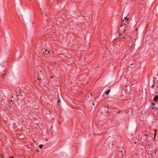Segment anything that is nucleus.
<instances>
[{
  "mask_svg": "<svg viewBox=\"0 0 158 158\" xmlns=\"http://www.w3.org/2000/svg\"><path fill=\"white\" fill-rule=\"evenodd\" d=\"M152 105L153 106H155V104L154 103H152Z\"/></svg>",
  "mask_w": 158,
  "mask_h": 158,
  "instance_id": "15",
  "label": "nucleus"
},
{
  "mask_svg": "<svg viewBox=\"0 0 158 158\" xmlns=\"http://www.w3.org/2000/svg\"><path fill=\"white\" fill-rule=\"evenodd\" d=\"M134 143H135V144L136 143V142H135Z\"/></svg>",
  "mask_w": 158,
  "mask_h": 158,
  "instance_id": "22",
  "label": "nucleus"
},
{
  "mask_svg": "<svg viewBox=\"0 0 158 158\" xmlns=\"http://www.w3.org/2000/svg\"><path fill=\"white\" fill-rule=\"evenodd\" d=\"M6 76V73H5L4 74H2L1 76V77L2 78L4 79L5 78V76Z\"/></svg>",
  "mask_w": 158,
  "mask_h": 158,
  "instance_id": "3",
  "label": "nucleus"
},
{
  "mask_svg": "<svg viewBox=\"0 0 158 158\" xmlns=\"http://www.w3.org/2000/svg\"><path fill=\"white\" fill-rule=\"evenodd\" d=\"M154 85V84L153 85H152V86H151V87H153V86Z\"/></svg>",
  "mask_w": 158,
  "mask_h": 158,
  "instance_id": "17",
  "label": "nucleus"
},
{
  "mask_svg": "<svg viewBox=\"0 0 158 158\" xmlns=\"http://www.w3.org/2000/svg\"><path fill=\"white\" fill-rule=\"evenodd\" d=\"M146 146H148V148L149 149L150 148V145L148 143L147 141H146Z\"/></svg>",
  "mask_w": 158,
  "mask_h": 158,
  "instance_id": "4",
  "label": "nucleus"
},
{
  "mask_svg": "<svg viewBox=\"0 0 158 158\" xmlns=\"http://www.w3.org/2000/svg\"><path fill=\"white\" fill-rule=\"evenodd\" d=\"M49 51H47V50H45V52L44 53H45L46 54H47L48 53H49ZM43 53H44V52H43Z\"/></svg>",
  "mask_w": 158,
  "mask_h": 158,
  "instance_id": "9",
  "label": "nucleus"
},
{
  "mask_svg": "<svg viewBox=\"0 0 158 158\" xmlns=\"http://www.w3.org/2000/svg\"><path fill=\"white\" fill-rule=\"evenodd\" d=\"M51 78H53V77H51Z\"/></svg>",
  "mask_w": 158,
  "mask_h": 158,
  "instance_id": "28",
  "label": "nucleus"
},
{
  "mask_svg": "<svg viewBox=\"0 0 158 158\" xmlns=\"http://www.w3.org/2000/svg\"><path fill=\"white\" fill-rule=\"evenodd\" d=\"M154 152H155V154H156V152H157V148H156L155 149V150H154Z\"/></svg>",
  "mask_w": 158,
  "mask_h": 158,
  "instance_id": "11",
  "label": "nucleus"
},
{
  "mask_svg": "<svg viewBox=\"0 0 158 158\" xmlns=\"http://www.w3.org/2000/svg\"><path fill=\"white\" fill-rule=\"evenodd\" d=\"M123 35H122L121 34H119V37L121 39H124V38L125 37H123Z\"/></svg>",
  "mask_w": 158,
  "mask_h": 158,
  "instance_id": "5",
  "label": "nucleus"
},
{
  "mask_svg": "<svg viewBox=\"0 0 158 158\" xmlns=\"http://www.w3.org/2000/svg\"><path fill=\"white\" fill-rule=\"evenodd\" d=\"M152 108L154 110H157L158 108L156 106H153Z\"/></svg>",
  "mask_w": 158,
  "mask_h": 158,
  "instance_id": "8",
  "label": "nucleus"
},
{
  "mask_svg": "<svg viewBox=\"0 0 158 158\" xmlns=\"http://www.w3.org/2000/svg\"><path fill=\"white\" fill-rule=\"evenodd\" d=\"M125 31V30H124L122 32V33H124Z\"/></svg>",
  "mask_w": 158,
  "mask_h": 158,
  "instance_id": "13",
  "label": "nucleus"
},
{
  "mask_svg": "<svg viewBox=\"0 0 158 158\" xmlns=\"http://www.w3.org/2000/svg\"><path fill=\"white\" fill-rule=\"evenodd\" d=\"M132 64H131V65H132Z\"/></svg>",
  "mask_w": 158,
  "mask_h": 158,
  "instance_id": "26",
  "label": "nucleus"
},
{
  "mask_svg": "<svg viewBox=\"0 0 158 158\" xmlns=\"http://www.w3.org/2000/svg\"><path fill=\"white\" fill-rule=\"evenodd\" d=\"M110 89H109L108 90H107L105 92V94H106V95H108V94H109L110 92Z\"/></svg>",
  "mask_w": 158,
  "mask_h": 158,
  "instance_id": "2",
  "label": "nucleus"
},
{
  "mask_svg": "<svg viewBox=\"0 0 158 158\" xmlns=\"http://www.w3.org/2000/svg\"><path fill=\"white\" fill-rule=\"evenodd\" d=\"M157 131V130H154V139L155 140V136L156 135V131Z\"/></svg>",
  "mask_w": 158,
  "mask_h": 158,
  "instance_id": "6",
  "label": "nucleus"
},
{
  "mask_svg": "<svg viewBox=\"0 0 158 158\" xmlns=\"http://www.w3.org/2000/svg\"><path fill=\"white\" fill-rule=\"evenodd\" d=\"M142 139V137H141V138H140V139Z\"/></svg>",
  "mask_w": 158,
  "mask_h": 158,
  "instance_id": "24",
  "label": "nucleus"
},
{
  "mask_svg": "<svg viewBox=\"0 0 158 158\" xmlns=\"http://www.w3.org/2000/svg\"><path fill=\"white\" fill-rule=\"evenodd\" d=\"M39 147L41 149H42L43 148V146L42 145H40L39 146Z\"/></svg>",
  "mask_w": 158,
  "mask_h": 158,
  "instance_id": "10",
  "label": "nucleus"
},
{
  "mask_svg": "<svg viewBox=\"0 0 158 158\" xmlns=\"http://www.w3.org/2000/svg\"><path fill=\"white\" fill-rule=\"evenodd\" d=\"M148 135L147 134H145L144 135V136H147Z\"/></svg>",
  "mask_w": 158,
  "mask_h": 158,
  "instance_id": "16",
  "label": "nucleus"
},
{
  "mask_svg": "<svg viewBox=\"0 0 158 158\" xmlns=\"http://www.w3.org/2000/svg\"><path fill=\"white\" fill-rule=\"evenodd\" d=\"M117 113H120L121 112V111H116Z\"/></svg>",
  "mask_w": 158,
  "mask_h": 158,
  "instance_id": "14",
  "label": "nucleus"
},
{
  "mask_svg": "<svg viewBox=\"0 0 158 158\" xmlns=\"http://www.w3.org/2000/svg\"><path fill=\"white\" fill-rule=\"evenodd\" d=\"M153 101L155 102L158 101V95H155L153 98Z\"/></svg>",
  "mask_w": 158,
  "mask_h": 158,
  "instance_id": "1",
  "label": "nucleus"
},
{
  "mask_svg": "<svg viewBox=\"0 0 158 158\" xmlns=\"http://www.w3.org/2000/svg\"><path fill=\"white\" fill-rule=\"evenodd\" d=\"M60 102V101H58V103H59V102Z\"/></svg>",
  "mask_w": 158,
  "mask_h": 158,
  "instance_id": "23",
  "label": "nucleus"
},
{
  "mask_svg": "<svg viewBox=\"0 0 158 158\" xmlns=\"http://www.w3.org/2000/svg\"><path fill=\"white\" fill-rule=\"evenodd\" d=\"M154 81H155V80H154L153 81V82H154Z\"/></svg>",
  "mask_w": 158,
  "mask_h": 158,
  "instance_id": "29",
  "label": "nucleus"
},
{
  "mask_svg": "<svg viewBox=\"0 0 158 158\" xmlns=\"http://www.w3.org/2000/svg\"><path fill=\"white\" fill-rule=\"evenodd\" d=\"M107 112L108 114V111H107Z\"/></svg>",
  "mask_w": 158,
  "mask_h": 158,
  "instance_id": "25",
  "label": "nucleus"
},
{
  "mask_svg": "<svg viewBox=\"0 0 158 158\" xmlns=\"http://www.w3.org/2000/svg\"><path fill=\"white\" fill-rule=\"evenodd\" d=\"M135 30L137 31V28Z\"/></svg>",
  "mask_w": 158,
  "mask_h": 158,
  "instance_id": "27",
  "label": "nucleus"
},
{
  "mask_svg": "<svg viewBox=\"0 0 158 158\" xmlns=\"http://www.w3.org/2000/svg\"><path fill=\"white\" fill-rule=\"evenodd\" d=\"M38 79L39 80H41L40 78H38Z\"/></svg>",
  "mask_w": 158,
  "mask_h": 158,
  "instance_id": "19",
  "label": "nucleus"
},
{
  "mask_svg": "<svg viewBox=\"0 0 158 158\" xmlns=\"http://www.w3.org/2000/svg\"><path fill=\"white\" fill-rule=\"evenodd\" d=\"M121 27H122L123 26V24H121Z\"/></svg>",
  "mask_w": 158,
  "mask_h": 158,
  "instance_id": "21",
  "label": "nucleus"
},
{
  "mask_svg": "<svg viewBox=\"0 0 158 158\" xmlns=\"http://www.w3.org/2000/svg\"><path fill=\"white\" fill-rule=\"evenodd\" d=\"M157 87H158V85L157 86Z\"/></svg>",
  "mask_w": 158,
  "mask_h": 158,
  "instance_id": "30",
  "label": "nucleus"
},
{
  "mask_svg": "<svg viewBox=\"0 0 158 158\" xmlns=\"http://www.w3.org/2000/svg\"><path fill=\"white\" fill-rule=\"evenodd\" d=\"M129 18H127V17H126L124 18V20H123V21L124 22V20H125V22L126 21H127L128 20Z\"/></svg>",
  "mask_w": 158,
  "mask_h": 158,
  "instance_id": "7",
  "label": "nucleus"
},
{
  "mask_svg": "<svg viewBox=\"0 0 158 158\" xmlns=\"http://www.w3.org/2000/svg\"><path fill=\"white\" fill-rule=\"evenodd\" d=\"M9 158H14L13 157H10Z\"/></svg>",
  "mask_w": 158,
  "mask_h": 158,
  "instance_id": "20",
  "label": "nucleus"
},
{
  "mask_svg": "<svg viewBox=\"0 0 158 158\" xmlns=\"http://www.w3.org/2000/svg\"><path fill=\"white\" fill-rule=\"evenodd\" d=\"M132 45H131V46L130 47V48H132Z\"/></svg>",
  "mask_w": 158,
  "mask_h": 158,
  "instance_id": "18",
  "label": "nucleus"
},
{
  "mask_svg": "<svg viewBox=\"0 0 158 158\" xmlns=\"http://www.w3.org/2000/svg\"><path fill=\"white\" fill-rule=\"evenodd\" d=\"M40 10L41 11V14H43V12L41 8L40 9Z\"/></svg>",
  "mask_w": 158,
  "mask_h": 158,
  "instance_id": "12",
  "label": "nucleus"
}]
</instances>
